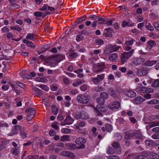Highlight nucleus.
Here are the masks:
<instances>
[{
  "mask_svg": "<svg viewBox=\"0 0 159 159\" xmlns=\"http://www.w3.org/2000/svg\"><path fill=\"white\" fill-rule=\"evenodd\" d=\"M49 46L48 44L45 45L44 48H42L41 49L42 52H43L47 50L48 49Z\"/></svg>",
  "mask_w": 159,
  "mask_h": 159,
  "instance_id": "a18cd8bd",
  "label": "nucleus"
},
{
  "mask_svg": "<svg viewBox=\"0 0 159 159\" xmlns=\"http://www.w3.org/2000/svg\"><path fill=\"white\" fill-rule=\"evenodd\" d=\"M148 48L151 50L152 48L156 45V43L154 40L149 41L148 42Z\"/></svg>",
  "mask_w": 159,
  "mask_h": 159,
  "instance_id": "aec40b11",
  "label": "nucleus"
},
{
  "mask_svg": "<svg viewBox=\"0 0 159 159\" xmlns=\"http://www.w3.org/2000/svg\"><path fill=\"white\" fill-rule=\"evenodd\" d=\"M75 118L77 120H79L81 118L82 114L81 112H77L74 114Z\"/></svg>",
  "mask_w": 159,
  "mask_h": 159,
  "instance_id": "bb28decb",
  "label": "nucleus"
},
{
  "mask_svg": "<svg viewBox=\"0 0 159 159\" xmlns=\"http://www.w3.org/2000/svg\"><path fill=\"white\" fill-rule=\"evenodd\" d=\"M104 66V63H102V64H100L99 63L97 64L94 67V72L98 73L99 72L101 71L104 68V67H103Z\"/></svg>",
  "mask_w": 159,
  "mask_h": 159,
  "instance_id": "6e6552de",
  "label": "nucleus"
},
{
  "mask_svg": "<svg viewBox=\"0 0 159 159\" xmlns=\"http://www.w3.org/2000/svg\"><path fill=\"white\" fill-rule=\"evenodd\" d=\"M100 97L103 98L104 100L108 97V94L106 92H102L100 94Z\"/></svg>",
  "mask_w": 159,
  "mask_h": 159,
  "instance_id": "c756f323",
  "label": "nucleus"
},
{
  "mask_svg": "<svg viewBox=\"0 0 159 159\" xmlns=\"http://www.w3.org/2000/svg\"><path fill=\"white\" fill-rule=\"evenodd\" d=\"M124 93L125 95L130 98L134 97L136 95V93L132 90H125L124 91Z\"/></svg>",
  "mask_w": 159,
  "mask_h": 159,
  "instance_id": "9d476101",
  "label": "nucleus"
},
{
  "mask_svg": "<svg viewBox=\"0 0 159 159\" xmlns=\"http://www.w3.org/2000/svg\"><path fill=\"white\" fill-rule=\"evenodd\" d=\"M145 100V99L143 97H136L134 98V102L136 104H140Z\"/></svg>",
  "mask_w": 159,
  "mask_h": 159,
  "instance_id": "f3484780",
  "label": "nucleus"
},
{
  "mask_svg": "<svg viewBox=\"0 0 159 159\" xmlns=\"http://www.w3.org/2000/svg\"><path fill=\"white\" fill-rule=\"evenodd\" d=\"M108 159H120L119 157L117 156H109L108 158Z\"/></svg>",
  "mask_w": 159,
  "mask_h": 159,
  "instance_id": "864d4df0",
  "label": "nucleus"
},
{
  "mask_svg": "<svg viewBox=\"0 0 159 159\" xmlns=\"http://www.w3.org/2000/svg\"><path fill=\"white\" fill-rule=\"evenodd\" d=\"M107 92L113 98H117V96L116 94L115 91L112 88H109L108 89Z\"/></svg>",
  "mask_w": 159,
  "mask_h": 159,
  "instance_id": "2eb2a0df",
  "label": "nucleus"
},
{
  "mask_svg": "<svg viewBox=\"0 0 159 159\" xmlns=\"http://www.w3.org/2000/svg\"><path fill=\"white\" fill-rule=\"evenodd\" d=\"M145 143L147 146L149 147H156L158 145V144L150 140H145Z\"/></svg>",
  "mask_w": 159,
  "mask_h": 159,
  "instance_id": "f8f14e48",
  "label": "nucleus"
},
{
  "mask_svg": "<svg viewBox=\"0 0 159 159\" xmlns=\"http://www.w3.org/2000/svg\"><path fill=\"white\" fill-rule=\"evenodd\" d=\"M55 134L56 132L53 129L51 130L49 132V134L51 136L54 135Z\"/></svg>",
  "mask_w": 159,
  "mask_h": 159,
  "instance_id": "bf43d9fd",
  "label": "nucleus"
},
{
  "mask_svg": "<svg viewBox=\"0 0 159 159\" xmlns=\"http://www.w3.org/2000/svg\"><path fill=\"white\" fill-rule=\"evenodd\" d=\"M112 145L114 149L115 153L120 154L121 152V149L119 143L118 142H115Z\"/></svg>",
  "mask_w": 159,
  "mask_h": 159,
  "instance_id": "1a4fd4ad",
  "label": "nucleus"
},
{
  "mask_svg": "<svg viewBox=\"0 0 159 159\" xmlns=\"http://www.w3.org/2000/svg\"><path fill=\"white\" fill-rule=\"evenodd\" d=\"M61 155L68 157L72 158L75 157V155L73 153L67 151H63L61 152Z\"/></svg>",
  "mask_w": 159,
  "mask_h": 159,
  "instance_id": "9b49d317",
  "label": "nucleus"
},
{
  "mask_svg": "<svg viewBox=\"0 0 159 159\" xmlns=\"http://www.w3.org/2000/svg\"><path fill=\"white\" fill-rule=\"evenodd\" d=\"M120 106V104L118 101H115L108 105L109 108L111 110L118 109Z\"/></svg>",
  "mask_w": 159,
  "mask_h": 159,
  "instance_id": "0eeeda50",
  "label": "nucleus"
},
{
  "mask_svg": "<svg viewBox=\"0 0 159 159\" xmlns=\"http://www.w3.org/2000/svg\"><path fill=\"white\" fill-rule=\"evenodd\" d=\"M86 17H82V18H78V19L79 20H78L75 22V25H76V24H79L81 22L85 21V20L86 19Z\"/></svg>",
  "mask_w": 159,
  "mask_h": 159,
  "instance_id": "7c9ffc66",
  "label": "nucleus"
},
{
  "mask_svg": "<svg viewBox=\"0 0 159 159\" xmlns=\"http://www.w3.org/2000/svg\"><path fill=\"white\" fill-rule=\"evenodd\" d=\"M92 81L93 83L95 84H98L99 82V80L97 78H94L93 79Z\"/></svg>",
  "mask_w": 159,
  "mask_h": 159,
  "instance_id": "de8ad7c7",
  "label": "nucleus"
},
{
  "mask_svg": "<svg viewBox=\"0 0 159 159\" xmlns=\"http://www.w3.org/2000/svg\"><path fill=\"white\" fill-rule=\"evenodd\" d=\"M34 34L29 33L27 34L26 38L27 39H29L31 40H34Z\"/></svg>",
  "mask_w": 159,
  "mask_h": 159,
  "instance_id": "a878e982",
  "label": "nucleus"
},
{
  "mask_svg": "<svg viewBox=\"0 0 159 159\" xmlns=\"http://www.w3.org/2000/svg\"><path fill=\"white\" fill-rule=\"evenodd\" d=\"M105 30L107 32H109V33L112 34L114 33L113 30L111 28H109L105 29Z\"/></svg>",
  "mask_w": 159,
  "mask_h": 159,
  "instance_id": "37998d69",
  "label": "nucleus"
},
{
  "mask_svg": "<svg viewBox=\"0 0 159 159\" xmlns=\"http://www.w3.org/2000/svg\"><path fill=\"white\" fill-rule=\"evenodd\" d=\"M16 84L18 85L21 88H24L25 86V85L21 83L18 81L17 82H16Z\"/></svg>",
  "mask_w": 159,
  "mask_h": 159,
  "instance_id": "13d9d810",
  "label": "nucleus"
},
{
  "mask_svg": "<svg viewBox=\"0 0 159 159\" xmlns=\"http://www.w3.org/2000/svg\"><path fill=\"white\" fill-rule=\"evenodd\" d=\"M25 112L26 113L29 112L28 113L27 120L30 121L35 116L36 112L34 108L29 107L25 110Z\"/></svg>",
  "mask_w": 159,
  "mask_h": 159,
  "instance_id": "f257e3e1",
  "label": "nucleus"
},
{
  "mask_svg": "<svg viewBox=\"0 0 159 159\" xmlns=\"http://www.w3.org/2000/svg\"><path fill=\"white\" fill-rule=\"evenodd\" d=\"M36 81L41 82H45L46 81V79L43 77H37L35 78Z\"/></svg>",
  "mask_w": 159,
  "mask_h": 159,
  "instance_id": "f704fd0d",
  "label": "nucleus"
},
{
  "mask_svg": "<svg viewBox=\"0 0 159 159\" xmlns=\"http://www.w3.org/2000/svg\"><path fill=\"white\" fill-rule=\"evenodd\" d=\"M77 124L80 127H81L84 126L85 125L84 122L83 121H81L80 122L78 121L77 122Z\"/></svg>",
  "mask_w": 159,
  "mask_h": 159,
  "instance_id": "4d7b16f0",
  "label": "nucleus"
},
{
  "mask_svg": "<svg viewBox=\"0 0 159 159\" xmlns=\"http://www.w3.org/2000/svg\"><path fill=\"white\" fill-rule=\"evenodd\" d=\"M39 87L42 89L46 91L48 90V87L45 85H40Z\"/></svg>",
  "mask_w": 159,
  "mask_h": 159,
  "instance_id": "8fccbe9b",
  "label": "nucleus"
},
{
  "mask_svg": "<svg viewBox=\"0 0 159 159\" xmlns=\"http://www.w3.org/2000/svg\"><path fill=\"white\" fill-rule=\"evenodd\" d=\"M143 96L144 98L146 99H149L151 97V95L149 93H147L144 94Z\"/></svg>",
  "mask_w": 159,
  "mask_h": 159,
  "instance_id": "09e8293b",
  "label": "nucleus"
},
{
  "mask_svg": "<svg viewBox=\"0 0 159 159\" xmlns=\"http://www.w3.org/2000/svg\"><path fill=\"white\" fill-rule=\"evenodd\" d=\"M145 61L144 59L140 57L134 58L132 62L134 64L137 65H139L143 63Z\"/></svg>",
  "mask_w": 159,
  "mask_h": 159,
  "instance_id": "423d86ee",
  "label": "nucleus"
},
{
  "mask_svg": "<svg viewBox=\"0 0 159 159\" xmlns=\"http://www.w3.org/2000/svg\"><path fill=\"white\" fill-rule=\"evenodd\" d=\"M134 133V130L126 133L124 137L125 139L127 140L131 139L132 137L135 136Z\"/></svg>",
  "mask_w": 159,
  "mask_h": 159,
  "instance_id": "ddd939ff",
  "label": "nucleus"
},
{
  "mask_svg": "<svg viewBox=\"0 0 159 159\" xmlns=\"http://www.w3.org/2000/svg\"><path fill=\"white\" fill-rule=\"evenodd\" d=\"M149 69L147 67H142L141 69L138 70L137 74L140 76H144L148 73Z\"/></svg>",
  "mask_w": 159,
  "mask_h": 159,
  "instance_id": "20e7f679",
  "label": "nucleus"
},
{
  "mask_svg": "<svg viewBox=\"0 0 159 159\" xmlns=\"http://www.w3.org/2000/svg\"><path fill=\"white\" fill-rule=\"evenodd\" d=\"M119 48V47L114 45L110 47V49L111 52L117 51Z\"/></svg>",
  "mask_w": 159,
  "mask_h": 159,
  "instance_id": "c85d7f7f",
  "label": "nucleus"
},
{
  "mask_svg": "<svg viewBox=\"0 0 159 159\" xmlns=\"http://www.w3.org/2000/svg\"><path fill=\"white\" fill-rule=\"evenodd\" d=\"M77 99L79 102L83 104L88 103L89 101V98L86 96L82 94L78 95Z\"/></svg>",
  "mask_w": 159,
  "mask_h": 159,
  "instance_id": "7ed1b4c3",
  "label": "nucleus"
},
{
  "mask_svg": "<svg viewBox=\"0 0 159 159\" xmlns=\"http://www.w3.org/2000/svg\"><path fill=\"white\" fill-rule=\"evenodd\" d=\"M20 134L22 135V137L23 138H26L27 137L26 134V133L24 131V130L23 129H21V131H20Z\"/></svg>",
  "mask_w": 159,
  "mask_h": 159,
  "instance_id": "3c124183",
  "label": "nucleus"
},
{
  "mask_svg": "<svg viewBox=\"0 0 159 159\" xmlns=\"http://www.w3.org/2000/svg\"><path fill=\"white\" fill-rule=\"evenodd\" d=\"M152 86L154 87H159V80H157L154 81Z\"/></svg>",
  "mask_w": 159,
  "mask_h": 159,
  "instance_id": "2f4dec72",
  "label": "nucleus"
},
{
  "mask_svg": "<svg viewBox=\"0 0 159 159\" xmlns=\"http://www.w3.org/2000/svg\"><path fill=\"white\" fill-rule=\"evenodd\" d=\"M148 104H159V100L157 99H154L148 102Z\"/></svg>",
  "mask_w": 159,
  "mask_h": 159,
  "instance_id": "cd10ccee",
  "label": "nucleus"
},
{
  "mask_svg": "<svg viewBox=\"0 0 159 159\" xmlns=\"http://www.w3.org/2000/svg\"><path fill=\"white\" fill-rule=\"evenodd\" d=\"M74 120L70 116H68L66 119L64 120L65 122L66 123L67 125H71L73 122Z\"/></svg>",
  "mask_w": 159,
  "mask_h": 159,
  "instance_id": "a211bd4d",
  "label": "nucleus"
},
{
  "mask_svg": "<svg viewBox=\"0 0 159 159\" xmlns=\"http://www.w3.org/2000/svg\"><path fill=\"white\" fill-rule=\"evenodd\" d=\"M146 28L150 31H152L154 30L153 27L150 25V24L148 23L146 26Z\"/></svg>",
  "mask_w": 159,
  "mask_h": 159,
  "instance_id": "ea45409f",
  "label": "nucleus"
},
{
  "mask_svg": "<svg viewBox=\"0 0 159 159\" xmlns=\"http://www.w3.org/2000/svg\"><path fill=\"white\" fill-rule=\"evenodd\" d=\"M117 57V55L116 53H113L110 55L108 57L109 60L111 61H114Z\"/></svg>",
  "mask_w": 159,
  "mask_h": 159,
  "instance_id": "393cba45",
  "label": "nucleus"
},
{
  "mask_svg": "<svg viewBox=\"0 0 159 159\" xmlns=\"http://www.w3.org/2000/svg\"><path fill=\"white\" fill-rule=\"evenodd\" d=\"M134 133L135 134V136H136L138 139H142L143 138V136L141 134V133L138 130H134Z\"/></svg>",
  "mask_w": 159,
  "mask_h": 159,
  "instance_id": "b1692460",
  "label": "nucleus"
},
{
  "mask_svg": "<svg viewBox=\"0 0 159 159\" xmlns=\"http://www.w3.org/2000/svg\"><path fill=\"white\" fill-rule=\"evenodd\" d=\"M83 38V37L80 35H78L77 36L76 38V40L77 41H80Z\"/></svg>",
  "mask_w": 159,
  "mask_h": 159,
  "instance_id": "69168bd1",
  "label": "nucleus"
},
{
  "mask_svg": "<svg viewBox=\"0 0 159 159\" xmlns=\"http://www.w3.org/2000/svg\"><path fill=\"white\" fill-rule=\"evenodd\" d=\"M96 101L98 104L97 106V108H101L102 109L104 107V103L105 102V100L101 97H98L96 99Z\"/></svg>",
  "mask_w": 159,
  "mask_h": 159,
  "instance_id": "39448f33",
  "label": "nucleus"
},
{
  "mask_svg": "<svg viewBox=\"0 0 159 159\" xmlns=\"http://www.w3.org/2000/svg\"><path fill=\"white\" fill-rule=\"evenodd\" d=\"M134 50L132 49L130 52H124L122 54L121 57V62L123 64L127 61V59L130 57L134 53Z\"/></svg>",
  "mask_w": 159,
  "mask_h": 159,
  "instance_id": "f03ea898",
  "label": "nucleus"
},
{
  "mask_svg": "<svg viewBox=\"0 0 159 159\" xmlns=\"http://www.w3.org/2000/svg\"><path fill=\"white\" fill-rule=\"evenodd\" d=\"M158 126H159V121H157L151 122L149 123L148 125V126L150 128Z\"/></svg>",
  "mask_w": 159,
  "mask_h": 159,
  "instance_id": "5701e85b",
  "label": "nucleus"
},
{
  "mask_svg": "<svg viewBox=\"0 0 159 159\" xmlns=\"http://www.w3.org/2000/svg\"><path fill=\"white\" fill-rule=\"evenodd\" d=\"M77 55V53L76 52L73 53L69 55V56L72 58L75 57Z\"/></svg>",
  "mask_w": 159,
  "mask_h": 159,
  "instance_id": "052dcab7",
  "label": "nucleus"
},
{
  "mask_svg": "<svg viewBox=\"0 0 159 159\" xmlns=\"http://www.w3.org/2000/svg\"><path fill=\"white\" fill-rule=\"evenodd\" d=\"M106 128L107 131L109 132H111L112 130V126L111 125L106 124Z\"/></svg>",
  "mask_w": 159,
  "mask_h": 159,
  "instance_id": "473e14b6",
  "label": "nucleus"
},
{
  "mask_svg": "<svg viewBox=\"0 0 159 159\" xmlns=\"http://www.w3.org/2000/svg\"><path fill=\"white\" fill-rule=\"evenodd\" d=\"M11 135H13L14 134H17L18 133V132L15 129H12L11 133Z\"/></svg>",
  "mask_w": 159,
  "mask_h": 159,
  "instance_id": "e2e57ef3",
  "label": "nucleus"
},
{
  "mask_svg": "<svg viewBox=\"0 0 159 159\" xmlns=\"http://www.w3.org/2000/svg\"><path fill=\"white\" fill-rule=\"evenodd\" d=\"M58 111V108L55 107V108H53L52 109V112L53 113H54V115H57V112Z\"/></svg>",
  "mask_w": 159,
  "mask_h": 159,
  "instance_id": "5fc2aeb1",
  "label": "nucleus"
},
{
  "mask_svg": "<svg viewBox=\"0 0 159 159\" xmlns=\"http://www.w3.org/2000/svg\"><path fill=\"white\" fill-rule=\"evenodd\" d=\"M19 7L17 4H12L10 6V8L11 9L14 10L19 8Z\"/></svg>",
  "mask_w": 159,
  "mask_h": 159,
  "instance_id": "4c0bfd02",
  "label": "nucleus"
},
{
  "mask_svg": "<svg viewBox=\"0 0 159 159\" xmlns=\"http://www.w3.org/2000/svg\"><path fill=\"white\" fill-rule=\"evenodd\" d=\"M66 145V147L71 150H74L77 148L76 145L75 144L68 143Z\"/></svg>",
  "mask_w": 159,
  "mask_h": 159,
  "instance_id": "412c9836",
  "label": "nucleus"
},
{
  "mask_svg": "<svg viewBox=\"0 0 159 159\" xmlns=\"http://www.w3.org/2000/svg\"><path fill=\"white\" fill-rule=\"evenodd\" d=\"M95 90L97 91L101 92L103 91V88L102 86H99L96 88Z\"/></svg>",
  "mask_w": 159,
  "mask_h": 159,
  "instance_id": "6e6d98bb",
  "label": "nucleus"
},
{
  "mask_svg": "<svg viewBox=\"0 0 159 159\" xmlns=\"http://www.w3.org/2000/svg\"><path fill=\"white\" fill-rule=\"evenodd\" d=\"M107 152L108 153L111 154L114 153V152L112 149L110 147H109L107 148Z\"/></svg>",
  "mask_w": 159,
  "mask_h": 159,
  "instance_id": "79ce46f5",
  "label": "nucleus"
},
{
  "mask_svg": "<svg viewBox=\"0 0 159 159\" xmlns=\"http://www.w3.org/2000/svg\"><path fill=\"white\" fill-rule=\"evenodd\" d=\"M12 153L14 155H15L17 156L18 155L19 152L17 150V149H14Z\"/></svg>",
  "mask_w": 159,
  "mask_h": 159,
  "instance_id": "0e129e2a",
  "label": "nucleus"
},
{
  "mask_svg": "<svg viewBox=\"0 0 159 159\" xmlns=\"http://www.w3.org/2000/svg\"><path fill=\"white\" fill-rule=\"evenodd\" d=\"M129 23V20H128L127 21L124 20L122 22V26L123 27H125L127 26H129L128 24Z\"/></svg>",
  "mask_w": 159,
  "mask_h": 159,
  "instance_id": "58836bf2",
  "label": "nucleus"
},
{
  "mask_svg": "<svg viewBox=\"0 0 159 159\" xmlns=\"http://www.w3.org/2000/svg\"><path fill=\"white\" fill-rule=\"evenodd\" d=\"M61 132L64 133H68L70 132V129L67 128H63L61 129Z\"/></svg>",
  "mask_w": 159,
  "mask_h": 159,
  "instance_id": "a19ab883",
  "label": "nucleus"
},
{
  "mask_svg": "<svg viewBox=\"0 0 159 159\" xmlns=\"http://www.w3.org/2000/svg\"><path fill=\"white\" fill-rule=\"evenodd\" d=\"M22 128V127L21 126L16 125H15L14 128L17 131H18V130L22 129L21 128Z\"/></svg>",
  "mask_w": 159,
  "mask_h": 159,
  "instance_id": "680f3d73",
  "label": "nucleus"
},
{
  "mask_svg": "<svg viewBox=\"0 0 159 159\" xmlns=\"http://www.w3.org/2000/svg\"><path fill=\"white\" fill-rule=\"evenodd\" d=\"M95 43L97 45H101L103 43V41L101 39H98L95 40Z\"/></svg>",
  "mask_w": 159,
  "mask_h": 159,
  "instance_id": "e433bc0d",
  "label": "nucleus"
},
{
  "mask_svg": "<svg viewBox=\"0 0 159 159\" xmlns=\"http://www.w3.org/2000/svg\"><path fill=\"white\" fill-rule=\"evenodd\" d=\"M39 126L37 125H34V126L33 127V132H37Z\"/></svg>",
  "mask_w": 159,
  "mask_h": 159,
  "instance_id": "338daca9",
  "label": "nucleus"
},
{
  "mask_svg": "<svg viewBox=\"0 0 159 159\" xmlns=\"http://www.w3.org/2000/svg\"><path fill=\"white\" fill-rule=\"evenodd\" d=\"M86 142L85 139L82 137L77 138L75 141V143L78 145L81 144L82 143H85Z\"/></svg>",
  "mask_w": 159,
  "mask_h": 159,
  "instance_id": "dca6fc26",
  "label": "nucleus"
},
{
  "mask_svg": "<svg viewBox=\"0 0 159 159\" xmlns=\"http://www.w3.org/2000/svg\"><path fill=\"white\" fill-rule=\"evenodd\" d=\"M133 43V39H132L130 41H126L125 42V44L126 45H132Z\"/></svg>",
  "mask_w": 159,
  "mask_h": 159,
  "instance_id": "c03bdc74",
  "label": "nucleus"
},
{
  "mask_svg": "<svg viewBox=\"0 0 159 159\" xmlns=\"http://www.w3.org/2000/svg\"><path fill=\"white\" fill-rule=\"evenodd\" d=\"M11 29L15 30H17L20 31L22 30V29L18 26H13L11 27Z\"/></svg>",
  "mask_w": 159,
  "mask_h": 159,
  "instance_id": "49530a36",
  "label": "nucleus"
},
{
  "mask_svg": "<svg viewBox=\"0 0 159 159\" xmlns=\"http://www.w3.org/2000/svg\"><path fill=\"white\" fill-rule=\"evenodd\" d=\"M34 15L37 17L41 16L42 15V12L39 11H37L34 13Z\"/></svg>",
  "mask_w": 159,
  "mask_h": 159,
  "instance_id": "603ef678",
  "label": "nucleus"
},
{
  "mask_svg": "<svg viewBox=\"0 0 159 159\" xmlns=\"http://www.w3.org/2000/svg\"><path fill=\"white\" fill-rule=\"evenodd\" d=\"M23 42L24 43L27 44L28 46L34 48H35V46L34 45L32 42L28 40L27 39H24Z\"/></svg>",
  "mask_w": 159,
  "mask_h": 159,
  "instance_id": "4be33fe9",
  "label": "nucleus"
},
{
  "mask_svg": "<svg viewBox=\"0 0 159 159\" xmlns=\"http://www.w3.org/2000/svg\"><path fill=\"white\" fill-rule=\"evenodd\" d=\"M157 61H147L145 62L143 65L144 66H151L153 64L156 63Z\"/></svg>",
  "mask_w": 159,
  "mask_h": 159,
  "instance_id": "6ab92c4d",
  "label": "nucleus"
},
{
  "mask_svg": "<svg viewBox=\"0 0 159 159\" xmlns=\"http://www.w3.org/2000/svg\"><path fill=\"white\" fill-rule=\"evenodd\" d=\"M147 88L141 87V84H139L137 87L136 89L135 90L137 92L140 93H144L146 92Z\"/></svg>",
  "mask_w": 159,
  "mask_h": 159,
  "instance_id": "4468645a",
  "label": "nucleus"
},
{
  "mask_svg": "<svg viewBox=\"0 0 159 159\" xmlns=\"http://www.w3.org/2000/svg\"><path fill=\"white\" fill-rule=\"evenodd\" d=\"M69 136L67 135H64L61 137V140L62 141H64L69 140Z\"/></svg>",
  "mask_w": 159,
  "mask_h": 159,
  "instance_id": "72a5a7b5",
  "label": "nucleus"
},
{
  "mask_svg": "<svg viewBox=\"0 0 159 159\" xmlns=\"http://www.w3.org/2000/svg\"><path fill=\"white\" fill-rule=\"evenodd\" d=\"M135 158L136 159H145V157L143 156H138Z\"/></svg>",
  "mask_w": 159,
  "mask_h": 159,
  "instance_id": "774afa93",
  "label": "nucleus"
},
{
  "mask_svg": "<svg viewBox=\"0 0 159 159\" xmlns=\"http://www.w3.org/2000/svg\"><path fill=\"white\" fill-rule=\"evenodd\" d=\"M152 137L154 139H159V131L157 132L155 134H153Z\"/></svg>",
  "mask_w": 159,
  "mask_h": 159,
  "instance_id": "c9c22d12",
  "label": "nucleus"
}]
</instances>
